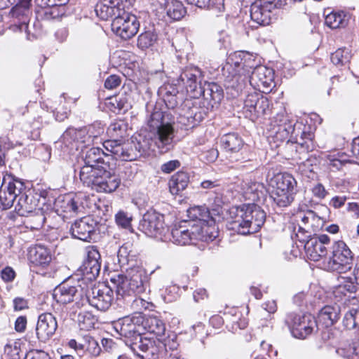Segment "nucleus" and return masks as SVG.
Returning <instances> with one entry per match:
<instances>
[{
    "mask_svg": "<svg viewBox=\"0 0 359 359\" xmlns=\"http://www.w3.org/2000/svg\"><path fill=\"white\" fill-rule=\"evenodd\" d=\"M172 123L173 119L170 114L155 106L148 119V126L151 134V140L139 135V139L136 138V142L131 144L134 151L137 153V158L147 154L151 147V142H154L161 152L172 149L174 138Z\"/></svg>",
    "mask_w": 359,
    "mask_h": 359,
    "instance_id": "2",
    "label": "nucleus"
},
{
    "mask_svg": "<svg viewBox=\"0 0 359 359\" xmlns=\"http://www.w3.org/2000/svg\"><path fill=\"white\" fill-rule=\"evenodd\" d=\"M337 352L347 359H355L359 354V343L353 342L344 344Z\"/></svg>",
    "mask_w": 359,
    "mask_h": 359,
    "instance_id": "52",
    "label": "nucleus"
},
{
    "mask_svg": "<svg viewBox=\"0 0 359 359\" xmlns=\"http://www.w3.org/2000/svg\"><path fill=\"white\" fill-rule=\"evenodd\" d=\"M121 79L120 76L113 74L107 77L104 81V87L107 89L112 90L121 85Z\"/></svg>",
    "mask_w": 359,
    "mask_h": 359,
    "instance_id": "62",
    "label": "nucleus"
},
{
    "mask_svg": "<svg viewBox=\"0 0 359 359\" xmlns=\"http://www.w3.org/2000/svg\"><path fill=\"white\" fill-rule=\"evenodd\" d=\"M100 268V262L83 261L79 271L86 279L92 280L98 276Z\"/></svg>",
    "mask_w": 359,
    "mask_h": 359,
    "instance_id": "43",
    "label": "nucleus"
},
{
    "mask_svg": "<svg viewBox=\"0 0 359 359\" xmlns=\"http://www.w3.org/2000/svg\"><path fill=\"white\" fill-rule=\"evenodd\" d=\"M341 314L340 306L337 304L326 305L318 313V321L326 327L335 324Z\"/></svg>",
    "mask_w": 359,
    "mask_h": 359,
    "instance_id": "33",
    "label": "nucleus"
},
{
    "mask_svg": "<svg viewBox=\"0 0 359 359\" xmlns=\"http://www.w3.org/2000/svg\"><path fill=\"white\" fill-rule=\"evenodd\" d=\"M193 114L194 111H191L188 112L187 114L180 116L179 121L187 126L194 127L201 121V114H197L195 113L194 116H193Z\"/></svg>",
    "mask_w": 359,
    "mask_h": 359,
    "instance_id": "58",
    "label": "nucleus"
},
{
    "mask_svg": "<svg viewBox=\"0 0 359 359\" xmlns=\"http://www.w3.org/2000/svg\"><path fill=\"white\" fill-rule=\"evenodd\" d=\"M143 331L154 334L157 339L165 334V325L163 321L157 316H144V322L142 323Z\"/></svg>",
    "mask_w": 359,
    "mask_h": 359,
    "instance_id": "34",
    "label": "nucleus"
},
{
    "mask_svg": "<svg viewBox=\"0 0 359 359\" xmlns=\"http://www.w3.org/2000/svg\"><path fill=\"white\" fill-rule=\"evenodd\" d=\"M189 183V175L186 172H177L169 180L170 191L172 195H178L184 191Z\"/></svg>",
    "mask_w": 359,
    "mask_h": 359,
    "instance_id": "35",
    "label": "nucleus"
},
{
    "mask_svg": "<svg viewBox=\"0 0 359 359\" xmlns=\"http://www.w3.org/2000/svg\"><path fill=\"white\" fill-rule=\"evenodd\" d=\"M102 146L110 153L109 156L121 161H131L137 159V153L130 143H125L122 140H107Z\"/></svg>",
    "mask_w": 359,
    "mask_h": 359,
    "instance_id": "18",
    "label": "nucleus"
},
{
    "mask_svg": "<svg viewBox=\"0 0 359 359\" xmlns=\"http://www.w3.org/2000/svg\"><path fill=\"white\" fill-rule=\"evenodd\" d=\"M86 258L84 261L100 262V255L97 247L90 245L86 248Z\"/></svg>",
    "mask_w": 359,
    "mask_h": 359,
    "instance_id": "61",
    "label": "nucleus"
},
{
    "mask_svg": "<svg viewBox=\"0 0 359 359\" xmlns=\"http://www.w3.org/2000/svg\"><path fill=\"white\" fill-rule=\"evenodd\" d=\"M229 57L223 67L225 87L233 97L238 96L248 85L263 93H269L275 87L274 72L267 67L257 66L251 72L237 55ZM241 57V54H238Z\"/></svg>",
    "mask_w": 359,
    "mask_h": 359,
    "instance_id": "1",
    "label": "nucleus"
},
{
    "mask_svg": "<svg viewBox=\"0 0 359 359\" xmlns=\"http://www.w3.org/2000/svg\"><path fill=\"white\" fill-rule=\"evenodd\" d=\"M79 177L84 185L97 192L111 193L116 190L121 183L118 177L112 172L111 164L107 169L97 170L86 167L79 173Z\"/></svg>",
    "mask_w": 359,
    "mask_h": 359,
    "instance_id": "6",
    "label": "nucleus"
},
{
    "mask_svg": "<svg viewBox=\"0 0 359 359\" xmlns=\"http://www.w3.org/2000/svg\"><path fill=\"white\" fill-rule=\"evenodd\" d=\"M111 104L114 106L115 109L123 112L128 111L130 107V103L128 101L126 97L123 96L115 97Z\"/></svg>",
    "mask_w": 359,
    "mask_h": 359,
    "instance_id": "59",
    "label": "nucleus"
},
{
    "mask_svg": "<svg viewBox=\"0 0 359 359\" xmlns=\"http://www.w3.org/2000/svg\"><path fill=\"white\" fill-rule=\"evenodd\" d=\"M270 111L269 101L257 93H250L244 100L243 112L245 117L255 121L259 117L267 114Z\"/></svg>",
    "mask_w": 359,
    "mask_h": 359,
    "instance_id": "16",
    "label": "nucleus"
},
{
    "mask_svg": "<svg viewBox=\"0 0 359 359\" xmlns=\"http://www.w3.org/2000/svg\"><path fill=\"white\" fill-rule=\"evenodd\" d=\"M276 6L272 1L257 0L250 6L251 20L258 25H269L272 10Z\"/></svg>",
    "mask_w": 359,
    "mask_h": 359,
    "instance_id": "23",
    "label": "nucleus"
},
{
    "mask_svg": "<svg viewBox=\"0 0 359 359\" xmlns=\"http://www.w3.org/2000/svg\"><path fill=\"white\" fill-rule=\"evenodd\" d=\"M45 220L46 218L42 213L41 210L39 208L32 213L30 216L28 215L27 223V224H30V229H39L43 226Z\"/></svg>",
    "mask_w": 359,
    "mask_h": 359,
    "instance_id": "55",
    "label": "nucleus"
},
{
    "mask_svg": "<svg viewBox=\"0 0 359 359\" xmlns=\"http://www.w3.org/2000/svg\"><path fill=\"white\" fill-rule=\"evenodd\" d=\"M43 18L46 20L55 19L60 16L58 8L56 6H48L43 10Z\"/></svg>",
    "mask_w": 359,
    "mask_h": 359,
    "instance_id": "63",
    "label": "nucleus"
},
{
    "mask_svg": "<svg viewBox=\"0 0 359 359\" xmlns=\"http://www.w3.org/2000/svg\"><path fill=\"white\" fill-rule=\"evenodd\" d=\"M339 284L334 288L333 294L337 301L344 299L353 302V304H355L357 299L355 294L359 287V282L356 279V276H341Z\"/></svg>",
    "mask_w": 359,
    "mask_h": 359,
    "instance_id": "19",
    "label": "nucleus"
},
{
    "mask_svg": "<svg viewBox=\"0 0 359 359\" xmlns=\"http://www.w3.org/2000/svg\"><path fill=\"white\" fill-rule=\"evenodd\" d=\"M83 159L84 165L81 168L80 173L86 167L97 170L100 168L107 169L111 164L109 154L104 153L100 147H92L86 150Z\"/></svg>",
    "mask_w": 359,
    "mask_h": 359,
    "instance_id": "21",
    "label": "nucleus"
},
{
    "mask_svg": "<svg viewBox=\"0 0 359 359\" xmlns=\"http://www.w3.org/2000/svg\"><path fill=\"white\" fill-rule=\"evenodd\" d=\"M128 129V124L123 120H117L110 124L107 129V133L114 140L123 138Z\"/></svg>",
    "mask_w": 359,
    "mask_h": 359,
    "instance_id": "50",
    "label": "nucleus"
},
{
    "mask_svg": "<svg viewBox=\"0 0 359 359\" xmlns=\"http://www.w3.org/2000/svg\"><path fill=\"white\" fill-rule=\"evenodd\" d=\"M342 324L347 330L359 329V309H351L343 317Z\"/></svg>",
    "mask_w": 359,
    "mask_h": 359,
    "instance_id": "49",
    "label": "nucleus"
},
{
    "mask_svg": "<svg viewBox=\"0 0 359 359\" xmlns=\"http://www.w3.org/2000/svg\"><path fill=\"white\" fill-rule=\"evenodd\" d=\"M221 143L224 148L231 152H237L243 146V141L238 134L231 133L223 135Z\"/></svg>",
    "mask_w": 359,
    "mask_h": 359,
    "instance_id": "41",
    "label": "nucleus"
},
{
    "mask_svg": "<svg viewBox=\"0 0 359 359\" xmlns=\"http://www.w3.org/2000/svg\"><path fill=\"white\" fill-rule=\"evenodd\" d=\"M198 229L194 228V223L184 222V224L175 226L171 231V241L179 245L195 244L196 235H198Z\"/></svg>",
    "mask_w": 359,
    "mask_h": 359,
    "instance_id": "26",
    "label": "nucleus"
},
{
    "mask_svg": "<svg viewBox=\"0 0 359 359\" xmlns=\"http://www.w3.org/2000/svg\"><path fill=\"white\" fill-rule=\"evenodd\" d=\"M57 327V320L52 313L41 314L36 327V334L38 339L42 342H46L55 334Z\"/></svg>",
    "mask_w": 359,
    "mask_h": 359,
    "instance_id": "27",
    "label": "nucleus"
},
{
    "mask_svg": "<svg viewBox=\"0 0 359 359\" xmlns=\"http://www.w3.org/2000/svg\"><path fill=\"white\" fill-rule=\"evenodd\" d=\"M352 57L351 50L348 48H339L332 53L330 59L336 66H344L349 63Z\"/></svg>",
    "mask_w": 359,
    "mask_h": 359,
    "instance_id": "51",
    "label": "nucleus"
},
{
    "mask_svg": "<svg viewBox=\"0 0 359 359\" xmlns=\"http://www.w3.org/2000/svg\"><path fill=\"white\" fill-rule=\"evenodd\" d=\"M297 121L284 112L278 113L272 121V133L277 140L283 141L294 132Z\"/></svg>",
    "mask_w": 359,
    "mask_h": 359,
    "instance_id": "20",
    "label": "nucleus"
},
{
    "mask_svg": "<svg viewBox=\"0 0 359 359\" xmlns=\"http://www.w3.org/2000/svg\"><path fill=\"white\" fill-rule=\"evenodd\" d=\"M135 0H100L95 6L97 15L103 20L113 18L111 29L116 35L127 40L134 36L140 22L129 10Z\"/></svg>",
    "mask_w": 359,
    "mask_h": 359,
    "instance_id": "3",
    "label": "nucleus"
},
{
    "mask_svg": "<svg viewBox=\"0 0 359 359\" xmlns=\"http://www.w3.org/2000/svg\"><path fill=\"white\" fill-rule=\"evenodd\" d=\"M297 218L299 219L298 230L296 231V227H294L293 233L291 235L292 239L296 243L305 242L309 238L316 236V232L324 226V219L313 210L300 213Z\"/></svg>",
    "mask_w": 359,
    "mask_h": 359,
    "instance_id": "9",
    "label": "nucleus"
},
{
    "mask_svg": "<svg viewBox=\"0 0 359 359\" xmlns=\"http://www.w3.org/2000/svg\"><path fill=\"white\" fill-rule=\"evenodd\" d=\"M229 215V229L242 235L257 232L266 219L264 211L254 203L233 207L230 210Z\"/></svg>",
    "mask_w": 359,
    "mask_h": 359,
    "instance_id": "4",
    "label": "nucleus"
},
{
    "mask_svg": "<svg viewBox=\"0 0 359 359\" xmlns=\"http://www.w3.org/2000/svg\"><path fill=\"white\" fill-rule=\"evenodd\" d=\"M194 228L198 229L196 232L198 235H196V241H212L219 236L218 227L213 218L205 222H194Z\"/></svg>",
    "mask_w": 359,
    "mask_h": 359,
    "instance_id": "29",
    "label": "nucleus"
},
{
    "mask_svg": "<svg viewBox=\"0 0 359 359\" xmlns=\"http://www.w3.org/2000/svg\"><path fill=\"white\" fill-rule=\"evenodd\" d=\"M28 259L34 265L46 268L52 261V254L45 246L36 245L29 248Z\"/></svg>",
    "mask_w": 359,
    "mask_h": 359,
    "instance_id": "30",
    "label": "nucleus"
},
{
    "mask_svg": "<svg viewBox=\"0 0 359 359\" xmlns=\"http://www.w3.org/2000/svg\"><path fill=\"white\" fill-rule=\"evenodd\" d=\"M158 35L154 30H147L142 32L137 37V47L145 50L152 47L157 41Z\"/></svg>",
    "mask_w": 359,
    "mask_h": 359,
    "instance_id": "48",
    "label": "nucleus"
},
{
    "mask_svg": "<svg viewBox=\"0 0 359 359\" xmlns=\"http://www.w3.org/2000/svg\"><path fill=\"white\" fill-rule=\"evenodd\" d=\"M84 300L98 311H105L111 306L113 291L106 285L94 287L90 292L86 294Z\"/></svg>",
    "mask_w": 359,
    "mask_h": 359,
    "instance_id": "17",
    "label": "nucleus"
},
{
    "mask_svg": "<svg viewBox=\"0 0 359 359\" xmlns=\"http://www.w3.org/2000/svg\"><path fill=\"white\" fill-rule=\"evenodd\" d=\"M304 247L307 257L313 262L323 261L327 257V249L325 245L330 243V237L326 234H320L309 238L305 242H299Z\"/></svg>",
    "mask_w": 359,
    "mask_h": 359,
    "instance_id": "14",
    "label": "nucleus"
},
{
    "mask_svg": "<svg viewBox=\"0 0 359 359\" xmlns=\"http://www.w3.org/2000/svg\"><path fill=\"white\" fill-rule=\"evenodd\" d=\"M325 162L331 171H337L342 169L347 164L351 163L347 156L344 153L337 152L336 154H327L325 157Z\"/></svg>",
    "mask_w": 359,
    "mask_h": 359,
    "instance_id": "38",
    "label": "nucleus"
},
{
    "mask_svg": "<svg viewBox=\"0 0 359 359\" xmlns=\"http://www.w3.org/2000/svg\"><path fill=\"white\" fill-rule=\"evenodd\" d=\"M201 76V71L198 68H187L180 74V80L186 85L187 90L195 92L198 88V79Z\"/></svg>",
    "mask_w": 359,
    "mask_h": 359,
    "instance_id": "36",
    "label": "nucleus"
},
{
    "mask_svg": "<svg viewBox=\"0 0 359 359\" xmlns=\"http://www.w3.org/2000/svg\"><path fill=\"white\" fill-rule=\"evenodd\" d=\"M273 191L271 197L277 206L285 208L294 201L297 193V181L287 172L278 173L271 180Z\"/></svg>",
    "mask_w": 359,
    "mask_h": 359,
    "instance_id": "8",
    "label": "nucleus"
},
{
    "mask_svg": "<svg viewBox=\"0 0 359 359\" xmlns=\"http://www.w3.org/2000/svg\"><path fill=\"white\" fill-rule=\"evenodd\" d=\"M189 4L194 5L201 8L215 10L221 13L224 11V0H185Z\"/></svg>",
    "mask_w": 359,
    "mask_h": 359,
    "instance_id": "46",
    "label": "nucleus"
},
{
    "mask_svg": "<svg viewBox=\"0 0 359 359\" xmlns=\"http://www.w3.org/2000/svg\"><path fill=\"white\" fill-rule=\"evenodd\" d=\"M95 322V317L90 312L81 311L78 315V323L81 330H89L93 328Z\"/></svg>",
    "mask_w": 359,
    "mask_h": 359,
    "instance_id": "53",
    "label": "nucleus"
},
{
    "mask_svg": "<svg viewBox=\"0 0 359 359\" xmlns=\"http://www.w3.org/2000/svg\"><path fill=\"white\" fill-rule=\"evenodd\" d=\"M178 89L175 84L172 83H164L161 86L158 90V94L159 96H166L171 95H173V93H178Z\"/></svg>",
    "mask_w": 359,
    "mask_h": 359,
    "instance_id": "60",
    "label": "nucleus"
},
{
    "mask_svg": "<svg viewBox=\"0 0 359 359\" xmlns=\"http://www.w3.org/2000/svg\"><path fill=\"white\" fill-rule=\"evenodd\" d=\"M198 94L202 95L206 100L215 102H219L223 97L222 89L215 83H207L204 86L199 87Z\"/></svg>",
    "mask_w": 359,
    "mask_h": 359,
    "instance_id": "40",
    "label": "nucleus"
},
{
    "mask_svg": "<svg viewBox=\"0 0 359 359\" xmlns=\"http://www.w3.org/2000/svg\"><path fill=\"white\" fill-rule=\"evenodd\" d=\"M25 190L22 181L13 176L4 178L0 188V204L3 209L6 210L13 206L14 202Z\"/></svg>",
    "mask_w": 359,
    "mask_h": 359,
    "instance_id": "12",
    "label": "nucleus"
},
{
    "mask_svg": "<svg viewBox=\"0 0 359 359\" xmlns=\"http://www.w3.org/2000/svg\"><path fill=\"white\" fill-rule=\"evenodd\" d=\"M117 258L118 264L121 267L129 264L133 261V255H130V245L124 244L121 246L117 252Z\"/></svg>",
    "mask_w": 359,
    "mask_h": 359,
    "instance_id": "56",
    "label": "nucleus"
},
{
    "mask_svg": "<svg viewBox=\"0 0 359 359\" xmlns=\"http://www.w3.org/2000/svg\"><path fill=\"white\" fill-rule=\"evenodd\" d=\"M51 118L50 113L40 109L36 116L33 117V121L30 122L31 128L34 130L40 129L44 124H48Z\"/></svg>",
    "mask_w": 359,
    "mask_h": 359,
    "instance_id": "54",
    "label": "nucleus"
},
{
    "mask_svg": "<svg viewBox=\"0 0 359 359\" xmlns=\"http://www.w3.org/2000/svg\"><path fill=\"white\" fill-rule=\"evenodd\" d=\"M130 349L142 359H156L159 355V347L155 341L140 336L130 342Z\"/></svg>",
    "mask_w": 359,
    "mask_h": 359,
    "instance_id": "22",
    "label": "nucleus"
},
{
    "mask_svg": "<svg viewBox=\"0 0 359 359\" xmlns=\"http://www.w3.org/2000/svg\"><path fill=\"white\" fill-rule=\"evenodd\" d=\"M32 10L15 5L9 11V29L14 33H19L22 39L30 40L31 34L29 30V22Z\"/></svg>",
    "mask_w": 359,
    "mask_h": 359,
    "instance_id": "11",
    "label": "nucleus"
},
{
    "mask_svg": "<svg viewBox=\"0 0 359 359\" xmlns=\"http://www.w3.org/2000/svg\"><path fill=\"white\" fill-rule=\"evenodd\" d=\"M148 280L147 271L139 266L126 269V274H117L111 277V282L116 287L118 295H137L144 292Z\"/></svg>",
    "mask_w": 359,
    "mask_h": 359,
    "instance_id": "5",
    "label": "nucleus"
},
{
    "mask_svg": "<svg viewBox=\"0 0 359 359\" xmlns=\"http://www.w3.org/2000/svg\"><path fill=\"white\" fill-rule=\"evenodd\" d=\"M346 15L343 11H332L325 15V23L331 29L345 27L347 24Z\"/></svg>",
    "mask_w": 359,
    "mask_h": 359,
    "instance_id": "44",
    "label": "nucleus"
},
{
    "mask_svg": "<svg viewBox=\"0 0 359 359\" xmlns=\"http://www.w3.org/2000/svg\"><path fill=\"white\" fill-rule=\"evenodd\" d=\"M25 359H50V358L43 351L32 350L26 354Z\"/></svg>",
    "mask_w": 359,
    "mask_h": 359,
    "instance_id": "64",
    "label": "nucleus"
},
{
    "mask_svg": "<svg viewBox=\"0 0 359 359\" xmlns=\"http://www.w3.org/2000/svg\"><path fill=\"white\" fill-rule=\"evenodd\" d=\"M53 299L60 304H67L81 297V291L76 286L70 285L65 281L57 285L53 290Z\"/></svg>",
    "mask_w": 359,
    "mask_h": 359,
    "instance_id": "28",
    "label": "nucleus"
},
{
    "mask_svg": "<svg viewBox=\"0 0 359 359\" xmlns=\"http://www.w3.org/2000/svg\"><path fill=\"white\" fill-rule=\"evenodd\" d=\"M97 222L90 217H83L75 221L70 231L75 238L90 242L95 236Z\"/></svg>",
    "mask_w": 359,
    "mask_h": 359,
    "instance_id": "25",
    "label": "nucleus"
},
{
    "mask_svg": "<svg viewBox=\"0 0 359 359\" xmlns=\"http://www.w3.org/2000/svg\"><path fill=\"white\" fill-rule=\"evenodd\" d=\"M144 322V316L137 313L133 316H126L118 319L114 324L115 330L123 337L130 339V341L137 340L143 332L142 323Z\"/></svg>",
    "mask_w": 359,
    "mask_h": 359,
    "instance_id": "13",
    "label": "nucleus"
},
{
    "mask_svg": "<svg viewBox=\"0 0 359 359\" xmlns=\"http://www.w3.org/2000/svg\"><path fill=\"white\" fill-rule=\"evenodd\" d=\"M284 321L292 336L297 339H304L318 330L317 320L309 313H288Z\"/></svg>",
    "mask_w": 359,
    "mask_h": 359,
    "instance_id": "10",
    "label": "nucleus"
},
{
    "mask_svg": "<svg viewBox=\"0 0 359 359\" xmlns=\"http://www.w3.org/2000/svg\"><path fill=\"white\" fill-rule=\"evenodd\" d=\"M167 15L173 20H181L187 13V10L179 0H164Z\"/></svg>",
    "mask_w": 359,
    "mask_h": 359,
    "instance_id": "37",
    "label": "nucleus"
},
{
    "mask_svg": "<svg viewBox=\"0 0 359 359\" xmlns=\"http://www.w3.org/2000/svg\"><path fill=\"white\" fill-rule=\"evenodd\" d=\"M81 131L82 128L76 129L69 128L67 129L61 137V142L67 147H69L74 142L83 144V147L94 144L91 137H89L90 135H88V134H81Z\"/></svg>",
    "mask_w": 359,
    "mask_h": 359,
    "instance_id": "32",
    "label": "nucleus"
},
{
    "mask_svg": "<svg viewBox=\"0 0 359 359\" xmlns=\"http://www.w3.org/2000/svg\"><path fill=\"white\" fill-rule=\"evenodd\" d=\"M56 205L62 212L70 215L84 212L88 208L87 198L82 194H68L64 196L61 201L58 200L56 202Z\"/></svg>",
    "mask_w": 359,
    "mask_h": 359,
    "instance_id": "24",
    "label": "nucleus"
},
{
    "mask_svg": "<svg viewBox=\"0 0 359 359\" xmlns=\"http://www.w3.org/2000/svg\"><path fill=\"white\" fill-rule=\"evenodd\" d=\"M115 221L118 226L129 229L131 228L132 217L128 213L120 210L115 215Z\"/></svg>",
    "mask_w": 359,
    "mask_h": 359,
    "instance_id": "57",
    "label": "nucleus"
},
{
    "mask_svg": "<svg viewBox=\"0 0 359 359\" xmlns=\"http://www.w3.org/2000/svg\"><path fill=\"white\" fill-rule=\"evenodd\" d=\"M354 254L343 241H334L332 246L331 255L325 257L320 265L330 272L346 273L353 266Z\"/></svg>",
    "mask_w": 359,
    "mask_h": 359,
    "instance_id": "7",
    "label": "nucleus"
},
{
    "mask_svg": "<svg viewBox=\"0 0 359 359\" xmlns=\"http://www.w3.org/2000/svg\"><path fill=\"white\" fill-rule=\"evenodd\" d=\"M88 134L91 137L94 144L103 143L102 135L104 133V126L100 122H95L91 125L82 128L81 133Z\"/></svg>",
    "mask_w": 359,
    "mask_h": 359,
    "instance_id": "45",
    "label": "nucleus"
},
{
    "mask_svg": "<svg viewBox=\"0 0 359 359\" xmlns=\"http://www.w3.org/2000/svg\"><path fill=\"white\" fill-rule=\"evenodd\" d=\"M241 189L243 194L250 200L255 201L262 194L264 186L262 184L253 182L251 180H245L241 182Z\"/></svg>",
    "mask_w": 359,
    "mask_h": 359,
    "instance_id": "39",
    "label": "nucleus"
},
{
    "mask_svg": "<svg viewBox=\"0 0 359 359\" xmlns=\"http://www.w3.org/2000/svg\"><path fill=\"white\" fill-rule=\"evenodd\" d=\"M177 335L173 332L168 333L167 336L165 334L158 338L159 349L161 348L165 349V356L175 351H180L178 350L179 343L177 341Z\"/></svg>",
    "mask_w": 359,
    "mask_h": 359,
    "instance_id": "42",
    "label": "nucleus"
},
{
    "mask_svg": "<svg viewBox=\"0 0 359 359\" xmlns=\"http://www.w3.org/2000/svg\"><path fill=\"white\" fill-rule=\"evenodd\" d=\"M17 200L15 210L20 216L28 217L29 214H32L39 209L37 199L32 196H28L25 191L18 197Z\"/></svg>",
    "mask_w": 359,
    "mask_h": 359,
    "instance_id": "31",
    "label": "nucleus"
},
{
    "mask_svg": "<svg viewBox=\"0 0 359 359\" xmlns=\"http://www.w3.org/2000/svg\"><path fill=\"white\" fill-rule=\"evenodd\" d=\"M140 229L149 237L161 238L166 231L164 216L155 211L147 212L140 224Z\"/></svg>",
    "mask_w": 359,
    "mask_h": 359,
    "instance_id": "15",
    "label": "nucleus"
},
{
    "mask_svg": "<svg viewBox=\"0 0 359 359\" xmlns=\"http://www.w3.org/2000/svg\"><path fill=\"white\" fill-rule=\"evenodd\" d=\"M187 212L189 217L192 219V221L189 222L191 224L196 222H205L213 218L205 206L191 207L188 210Z\"/></svg>",
    "mask_w": 359,
    "mask_h": 359,
    "instance_id": "47",
    "label": "nucleus"
}]
</instances>
